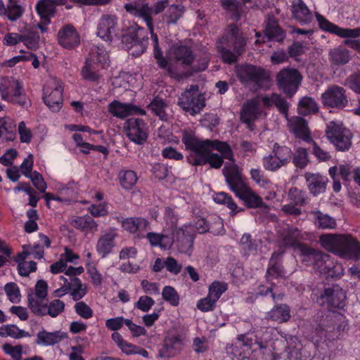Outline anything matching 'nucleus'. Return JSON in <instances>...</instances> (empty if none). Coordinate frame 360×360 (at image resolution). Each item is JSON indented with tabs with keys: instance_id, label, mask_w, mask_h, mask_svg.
I'll return each instance as SVG.
<instances>
[{
	"instance_id": "52",
	"label": "nucleus",
	"mask_w": 360,
	"mask_h": 360,
	"mask_svg": "<svg viewBox=\"0 0 360 360\" xmlns=\"http://www.w3.org/2000/svg\"><path fill=\"white\" fill-rule=\"evenodd\" d=\"M73 299L77 300L75 305V311L77 314L80 315L83 318H91L94 314V312L90 308L89 305H87L84 301H78L82 298V293H72Z\"/></svg>"
},
{
	"instance_id": "50",
	"label": "nucleus",
	"mask_w": 360,
	"mask_h": 360,
	"mask_svg": "<svg viewBox=\"0 0 360 360\" xmlns=\"http://www.w3.org/2000/svg\"><path fill=\"white\" fill-rule=\"evenodd\" d=\"M293 131L297 136L301 138L303 141L311 143L313 141L311 136L308 130L307 123L304 118H298L294 125Z\"/></svg>"
},
{
	"instance_id": "53",
	"label": "nucleus",
	"mask_w": 360,
	"mask_h": 360,
	"mask_svg": "<svg viewBox=\"0 0 360 360\" xmlns=\"http://www.w3.org/2000/svg\"><path fill=\"white\" fill-rule=\"evenodd\" d=\"M240 245L244 254H250L257 251L259 243L257 240L252 238L250 233H244L240 240Z\"/></svg>"
},
{
	"instance_id": "58",
	"label": "nucleus",
	"mask_w": 360,
	"mask_h": 360,
	"mask_svg": "<svg viewBox=\"0 0 360 360\" xmlns=\"http://www.w3.org/2000/svg\"><path fill=\"white\" fill-rule=\"evenodd\" d=\"M25 11V7L19 5L15 0H9L7 4V18L10 20H17Z\"/></svg>"
},
{
	"instance_id": "11",
	"label": "nucleus",
	"mask_w": 360,
	"mask_h": 360,
	"mask_svg": "<svg viewBox=\"0 0 360 360\" xmlns=\"http://www.w3.org/2000/svg\"><path fill=\"white\" fill-rule=\"evenodd\" d=\"M326 134L338 151H348L352 146V131L342 122L330 121L326 126Z\"/></svg>"
},
{
	"instance_id": "10",
	"label": "nucleus",
	"mask_w": 360,
	"mask_h": 360,
	"mask_svg": "<svg viewBox=\"0 0 360 360\" xmlns=\"http://www.w3.org/2000/svg\"><path fill=\"white\" fill-rule=\"evenodd\" d=\"M292 159V150L286 145H280L274 142L271 153L264 155L262 165L267 171H278L281 167H286Z\"/></svg>"
},
{
	"instance_id": "9",
	"label": "nucleus",
	"mask_w": 360,
	"mask_h": 360,
	"mask_svg": "<svg viewBox=\"0 0 360 360\" xmlns=\"http://www.w3.org/2000/svg\"><path fill=\"white\" fill-rule=\"evenodd\" d=\"M315 17L321 30L330 32V34H338V36H341V37H345V44H347L351 49L360 51V39H356V37L360 36V27H355L354 29L340 27L336 23L329 21L328 18H326L320 13H316Z\"/></svg>"
},
{
	"instance_id": "51",
	"label": "nucleus",
	"mask_w": 360,
	"mask_h": 360,
	"mask_svg": "<svg viewBox=\"0 0 360 360\" xmlns=\"http://www.w3.org/2000/svg\"><path fill=\"white\" fill-rule=\"evenodd\" d=\"M292 162L295 167H307L309 162H310L307 149H305V148H297L294 153L292 152Z\"/></svg>"
},
{
	"instance_id": "22",
	"label": "nucleus",
	"mask_w": 360,
	"mask_h": 360,
	"mask_svg": "<svg viewBox=\"0 0 360 360\" xmlns=\"http://www.w3.org/2000/svg\"><path fill=\"white\" fill-rule=\"evenodd\" d=\"M58 44L67 49H77L81 44V36L72 23L63 25L57 34Z\"/></svg>"
},
{
	"instance_id": "46",
	"label": "nucleus",
	"mask_w": 360,
	"mask_h": 360,
	"mask_svg": "<svg viewBox=\"0 0 360 360\" xmlns=\"http://www.w3.org/2000/svg\"><path fill=\"white\" fill-rule=\"evenodd\" d=\"M288 198L294 202L295 206L300 207L304 206L308 202V195L305 191L299 189L296 186H292L290 188L288 193Z\"/></svg>"
},
{
	"instance_id": "45",
	"label": "nucleus",
	"mask_w": 360,
	"mask_h": 360,
	"mask_svg": "<svg viewBox=\"0 0 360 360\" xmlns=\"http://www.w3.org/2000/svg\"><path fill=\"white\" fill-rule=\"evenodd\" d=\"M65 337V333L56 330V332H47V330H41L37 334V343H43V345H54L57 342L61 341Z\"/></svg>"
},
{
	"instance_id": "19",
	"label": "nucleus",
	"mask_w": 360,
	"mask_h": 360,
	"mask_svg": "<svg viewBox=\"0 0 360 360\" xmlns=\"http://www.w3.org/2000/svg\"><path fill=\"white\" fill-rule=\"evenodd\" d=\"M322 103L332 108H345L349 103V98L345 87L333 85L321 94Z\"/></svg>"
},
{
	"instance_id": "14",
	"label": "nucleus",
	"mask_w": 360,
	"mask_h": 360,
	"mask_svg": "<svg viewBox=\"0 0 360 360\" xmlns=\"http://www.w3.org/2000/svg\"><path fill=\"white\" fill-rule=\"evenodd\" d=\"M0 94L4 101L11 103H17L20 105H25L26 94L24 86L21 81L15 78H6L0 84Z\"/></svg>"
},
{
	"instance_id": "34",
	"label": "nucleus",
	"mask_w": 360,
	"mask_h": 360,
	"mask_svg": "<svg viewBox=\"0 0 360 360\" xmlns=\"http://www.w3.org/2000/svg\"><path fill=\"white\" fill-rule=\"evenodd\" d=\"M244 205L248 208L266 207L262 197L247 186L244 181L243 192L241 193Z\"/></svg>"
},
{
	"instance_id": "30",
	"label": "nucleus",
	"mask_w": 360,
	"mask_h": 360,
	"mask_svg": "<svg viewBox=\"0 0 360 360\" xmlns=\"http://www.w3.org/2000/svg\"><path fill=\"white\" fill-rule=\"evenodd\" d=\"M259 102L257 98H252L243 103L240 112V120L243 123L250 126L252 122L259 117Z\"/></svg>"
},
{
	"instance_id": "27",
	"label": "nucleus",
	"mask_w": 360,
	"mask_h": 360,
	"mask_svg": "<svg viewBox=\"0 0 360 360\" xmlns=\"http://www.w3.org/2000/svg\"><path fill=\"white\" fill-rule=\"evenodd\" d=\"M290 11L293 19L300 24H309L314 20V14L303 0H292Z\"/></svg>"
},
{
	"instance_id": "7",
	"label": "nucleus",
	"mask_w": 360,
	"mask_h": 360,
	"mask_svg": "<svg viewBox=\"0 0 360 360\" xmlns=\"http://www.w3.org/2000/svg\"><path fill=\"white\" fill-rule=\"evenodd\" d=\"M236 75L243 84L252 83L256 88L269 87L271 79L269 70L252 63L237 65Z\"/></svg>"
},
{
	"instance_id": "62",
	"label": "nucleus",
	"mask_w": 360,
	"mask_h": 360,
	"mask_svg": "<svg viewBox=\"0 0 360 360\" xmlns=\"http://www.w3.org/2000/svg\"><path fill=\"white\" fill-rule=\"evenodd\" d=\"M40 35L39 33L32 32V33L22 34L21 41L27 47V49H37L39 46Z\"/></svg>"
},
{
	"instance_id": "64",
	"label": "nucleus",
	"mask_w": 360,
	"mask_h": 360,
	"mask_svg": "<svg viewBox=\"0 0 360 360\" xmlns=\"http://www.w3.org/2000/svg\"><path fill=\"white\" fill-rule=\"evenodd\" d=\"M88 211L91 217H105L108 214V204L106 202H100V204H91L88 207Z\"/></svg>"
},
{
	"instance_id": "57",
	"label": "nucleus",
	"mask_w": 360,
	"mask_h": 360,
	"mask_svg": "<svg viewBox=\"0 0 360 360\" xmlns=\"http://www.w3.org/2000/svg\"><path fill=\"white\" fill-rule=\"evenodd\" d=\"M60 281L61 283L63 281V286L69 291H71V292H79V291L84 290L82 281L77 276H74L72 278H67L64 276H60Z\"/></svg>"
},
{
	"instance_id": "33",
	"label": "nucleus",
	"mask_w": 360,
	"mask_h": 360,
	"mask_svg": "<svg viewBox=\"0 0 360 360\" xmlns=\"http://www.w3.org/2000/svg\"><path fill=\"white\" fill-rule=\"evenodd\" d=\"M28 306L35 314H47L48 299L46 293H29Z\"/></svg>"
},
{
	"instance_id": "12",
	"label": "nucleus",
	"mask_w": 360,
	"mask_h": 360,
	"mask_svg": "<svg viewBox=\"0 0 360 360\" xmlns=\"http://www.w3.org/2000/svg\"><path fill=\"white\" fill-rule=\"evenodd\" d=\"M302 79L300 72L295 68H284L276 75L277 86L288 98L296 94Z\"/></svg>"
},
{
	"instance_id": "56",
	"label": "nucleus",
	"mask_w": 360,
	"mask_h": 360,
	"mask_svg": "<svg viewBox=\"0 0 360 360\" xmlns=\"http://www.w3.org/2000/svg\"><path fill=\"white\" fill-rule=\"evenodd\" d=\"M167 105L164 98H161V97H158H158H154L148 107L150 108L154 114L158 115L160 119H165L167 116Z\"/></svg>"
},
{
	"instance_id": "18",
	"label": "nucleus",
	"mask_w": 360,
	"mask_h": 360,
	"mask_svg": "<svg viewBox=\"0 0 360 360\" xmlns=\"http://www.w3.org/2000/svg\"><path fill=\"white\" fill-rule=\"evenodd\" d=\"M125 131L128 139L136 144H144L149 136L148 124L143 118H128Z\"/></svg>"
},
{
	"instance_id": "6",
	"label": "nucleus",
	"mask_w": 360,
	"mask_h": 360,
	"mask_svg": "<svg viewBox=\"0 0 360 360\" xmlns=\"http://www.w3.org/2000/svg\"><path fill=\"white\" fill-rule=\"evenodd\" d=\"M109 63L110 56L105 46H93L82 68V77L85 80L96 83L103 76L101 70L108 68Z\"/></svg>"
},
{
	"instance_id": "49",
	"label": "nucleus",
	"mask_w": 360,
	"mask_h": 360,
	"mask_svg": "<svg viewBox=\"0 0 360 360\" xmlns=\"http://www.w3.org/2000/svg\"><path fill=\"white\" fill-rule=\"evenodd\" d=\"M340 174L344 181L352 179L358 186H360V167L352 169L348 165H340Z\"/></svg>"
},
{
	"instance_id": "37",
	"label": "nucleus",
	"mask_w": 360,
	"mask_h": 360,
	"mask_svg": "<svg viewBox=\"0 0 360 360\" xmlns=\"http://www.w3.org/2000/svg\"><path fill=\"white\" fill-rule=\"evenodd\" d=\"M346 296L345 293H322L316 301L320 304H326L328 309L333 307H344Z\"/></svg>"
},
{
	"instance_id": "15",
	"label": "nucleus",
	"mask_w": 360,
	"mask_h": 360,
	"mask_svg": "<svg viewBox=\"0 0 360 360\" xmlns=\"http://www.w3.org/2000/svg\"><path fill=\"white\" fill-rule=\"evenodd\" d=\"M64 85L59 79H53L43 88L42 98L52 111H59L63 105Z\"/></svg>"
},
{
	"instance_id": "23",
	"label": "nucleus",
	"mask_w": 360,
	"mask_h": 360,
	"mask_svg": "<svg viewBox=\"0 0 360 360\" xmlns=\"http://www.w3.org/2000/svg\"><path fill=\"white\" fill-rule=\"evenodd\" d=\"M192 229V225H183L176 231L175 244L181 252L191 254L193 251L195 236Z\"/></svg>"
},
{
	"instance_id": "55",
	"label": "nucleus",
	"mask_w": 360,
	"mask_h": 360,
	"mask_svg": "<svg viewBox=\"0 0 360 360\" xmlns=\"http://www.w3.org/2000/svg\"><path fill=\"white\" fill-rule=\"evenodd\" d=\"M219 293H208L206 297L200 299L197 302V307L202 311H209L213 310L217 300L220 298Z\"/></svg>"
},
{
	"instance_id": "61",
	"label": "nucleus",
	"mask_w": 360,
	"mask_h": 360,
	"mask_svg": "<svg viewBox=\"0 0 360 360\" xmlns=\"http://www.w3.org/2000/svg\"><path fill=\"white\" fill-rule=\"evenodd\" d=\"M86 269L90 281L94 286H101L103 283V276L99 271H98L96 265L91 264L89 261L86 263Z\"/></svg>"
},
{
	"instance_id": "4",
	"label": "nucleus",
	"mask_w": 360,
	"mask_h": 360,
	"mask_svg": "<svg viewBox=\"0 0 360 360\" xmlns=\"http://www.w3.org/2000/svg\"><path fill=\"white\" fill-rule=\"evenodd\" d=\"M269 337L267 332L257 330L248 335H240L235 343L233 353L241 358H245L252 354L256 358H263L268 349V340Z\"/></svg>"
},
{
	"instance_id": "13",
	"label": "nucleus",
	"mask_w": 360,
	"mask_h": 360,
	"mask_svg": "<svg viewBox=\"0 0 360 360\" xmlns=\"http://www.w3.org/2000/svg\"><path fill=\"white\" fill-rule=\"evenodd\" d=\"M172 55L174 60L180 63L184 67H191L193 71L200 72L204 71L209 65V62L205 58L196 60L193 49L187 45H176L172 49Z\"/></svg>"
},
{
	"instance_id": "17",
	"label": "nucleus",
	"mask_w": 360,
	"mask_h": 360,
	"mask_svg": "<svg viewBox=\"0 0 360 360\" xmlns=\"http://www.w3.org/2000/svg\"><path fill=\"white\" fill-rule=\"evenodd\" d=\"M178 103L184 111L189 114H199L206 104L205 98L202 94L198 93V87L186 90L180 96Z\"/></svg>"
},
{
	"instance_id": "20",
	"label": "nucleus",
	"mask_w": 360,
	"mask_h": 360,
	"mask_svg": "<svg viewBox=\"0 0 360 360\" xmlns=\"http://www.w3.org/2000/svg\"><path fill=\"white\" fill-rule=\"evenodd\" d=\"M232 161V164H226L223 167V174L230 188L236 195L242 200V193H243L244 181L242 172H240L238 165Z\"/></svg>"
},
{
	"instance_id": "39",
	"label": "nucleus",
	"mask_w": 360,
	"mask_h": 360,
	"mask_svg": "<svg viewBox=\"0 0 360 360\" xmlns=\"http://www.w3.org/2000/svg\"><path fill=\"white\" fill-rule=\"evenodd\" d=\"M184 341L180 336H172L165 340L160 354L163 356H173L181 352Z\"/></svg>"
},
{
	"instance_id": "24",
	"label": "nucleus",
	"mask_w": 360,
	"mask_h": 360,
	"mask_svg": "<svg viewBox=\"0 0 360 360\" xmlns=\"http://www.w3.org/2000/svg\"><path fill=\"white\" fill-rule=\"evenodd\" d=\"M66 0H38L35 11L40 19H43L48 25L56 16L58 6H65Z\"/></svg>"
},
{
	"instance_id": "35",
	"label": "nucleus",
	"mask_w": 360,
	"mask_h": 360,
	"mask_svg": "<svg viewBox=\"0 0 360 360\" xmlns=\"http://www.w3.org/2000/svg\"><path fill=\"white\" fill-rule=\"evenodd\" d=\"M112 339L121 350L126 354H141L143 356H148V352L144 348L134 345L129 341L124 340L123 336L119 332H114L112 334Z\"/></svg>"
},
{
	"instance_id": "3",
	"label": "nucleus",
	"mask_w": 360,
	"mask_h": 360,
	"mask_svg": "<svg viewBox=\"0 0 360 360\" xmlns=\"http://www.w3.org/2000/svg\"><path fill=\"white\" fill-rule=\"evenodd\" d=\"M320 242L328 251L342 258L360 259V243L352 234H322Z\"/></svg>"
},
{
	"instance_id": "41",
	"label": "nucleus",
	"mask_w": 360,
	"mask_h": 360,
	"mask_svg": "<svg viewBox=\"0 0 360 360\" xmlns=\"http://www.w3.org/2000/svg\"><path fill=\"white\" fill-rule=\"evenodd\" d=\"M265 36L268 40H276V41H283L286 33L282 27H281L278 22L271 20L266 23L265 27Z\"/></svg>"
},
{
	"instance_id": "54",
	"label": "nucleus",
	"mask_w": 360,
	"mask_h": 360,
	"mask_svg": "<svg viewBox=\"0 0 360 360\" xmlns=\"http://www.w3.org/2000/svg\"><path fill=\"white\" fill-rule=\"evenodd\" d=\"M271 316L277 322H285L290 318V309L286 304L277 305L271 310Z\"/></svg>"
},
{
	"instance_id": "38",
	"label": "nucleus",
	"mask_w": 360,
	"mask_h": 360,
	"mask_svg": "<svg viewBox=\"0 0 360 360\" xmlns=\"http://www.w3.org/2000/svg\"><path fill=\"white\" fill-rule=\"evenodd\" d=\"M72 225L75 229H79L84 233H95L97 231L98 224L96 219H92L91 214H85V216H77L71 221Z\"/></svg>"
},
{
	"instance_id": "5",
	"label": "nucleus",
	"mask_w": 360,
	"mask_h": 360,
	"mask_svg": "<svg viewBox=\"0 0 360 360\" xmlns=\"http://www.w3.org/2000/svg\"><path fill=\"white\" fill-rule=\"evenodd\" d=\"M222 39L224 43L233 48V51L224 46L218 48L222 60L226 63H234L238 60L239 55H242L246 46V39L241 33L239 26L236 23H229L224 30Z\"/></svg>"
},
{
	"instance_id": "29",
	"label": "nucleus",
	"mask_w": 360,
	"mask_h": 360,
	"mask_svg": "<svg viewBox=\"0 0 360 360\" xmlns=\"http://www.w3.org/2000/svg\"><path fill=\"white\" fill-rule=\"evenodd\" d=\"M124 7L127 12H129V13H132L135 16H139V18H142L146 22V25L151 34L153 26V8L151 6H149L148 4H145L142 6H137L136 4H125Z\"/></svg>"
},
{
	"instance_id": "42",
	"label": "nucleus",
	"mask_w": 360,
	"mask_h": 360,
	"mask_svg": "<svg viewBox=\"0 0 360 360\" xmlns=\"http://www.w3.org/2000/svg\"><path fill=\"white\" fill-rule=\"evenodd\" d=\"M314 219L315 225L319 229H335L337 221L335 219L323 213L321 210H314L311 212Z\"/></svg>"
},
{
	"instance_id": "28",
	"label": "nucleus",
	"mask_w": 360,
	"mask_h": 360,
	"mask_svg": "<svg viewBox=\"0 0 360 360\" xmlns=\"http://www.w3.org/2000/svg\"><path fill=\"white\" fill-rule=\"evenodd\" d=\"M121 224L124 230L138 238L144 236V232L150 226L148 219L145 217H127L122 219Z\"/></svg>"
},
{
	"instance_id": "36",
	"label": "nucleus",
	"mask_w": 360,
	"mask_h": 360,
	"mask_svg": "<svg viewBox=\"0 0 360 360\" xmlns=\"http://www.w3.org/2000/svg\"><path fill=\"white\" fill-rule=\"evenodd\" d=\"M262 101L265 107H272L274 104L281 114L288 116L290 105L287 100L278 93H272L271 96H263Z\"/></svg>"
},
{
	"instance_id": "44",
	"label": "nucleus",
	"mask_w": 360,
	"mask_h": 360,
	"mask_svg": "<svg viewBox=\"0 0 360 360\" xmlns=\"http://www.w3.org/2000/svg\"><path fill=\"white\" fill-rule=\"evenodd\" d=\"M250 176L253 182L263 188H270L273 184L261 167H252L250 170Z\"/></svg>"
},
{
	"instance_id": "16",
	"label": "nucleus",
	"mask_w": 360,
	"mask_h": 360,
	"mask_svg": "<svg viewBox=\"0 0 360 360\" xmlns=\"http://www.w3.org/2000/svg\"><path fill=\"white\" fill-rule=\"evenodd\" d=\"M145 33V29L140 27L137 23H134V25L128 26L121 33L119 30L118 39H121L126 49H131L134 46H139L141 48L140 52H144L146 49V42L148 39V37H146Z\"/></svg>"
},
{
	"instance_id": "63",
	"label": "nucleus",
	"mask_w": 360,
	"mask_h": 360,
	"mask_svg": "<svg viewBox=\"0 0 360 360\" xmlns=\"http://www.w3.org/2000/svg\"><path fill=\"white\" fill-rule=\"evenodd\" d=\"M34 168V155H28L20 165V171L25 176L32 181V174Z\"/></svg>"
},
{
	"instance_id": "32",
	"label": "nucleus",
	"mask_w": 360,
	"mask_h": 360,
	"mask_svg": "<svg viewBox=\"0 0 360 360\" xmlns=\"http://www.w3.org/2000/svg\"><path fill=\"white\" fill-rule=\"evenodd\" d=\"M305 179L309 192L314 195L324 193L326 189L328 177L322 176L319 173H305Z\"/></svg>"
},
{
	"instance_id": "59",
	"label": "nucleus",
	"mask_w": 360,
	"mask_h": 360,
	"mask_svg": "<svg viewBox=\"0 0 360 360\" xmlns=\"http://www.w3.org/2000/svg\"><path fill=\"white\" fill-rule=\"evenodd\" d=\"M279 257L278 255H272L266 270L267 275H271V276H280V275L283 274V266L279 260Z\"/></svg>"
},
{
	"instance_id": "60",
	"label": "nucleus",
	"mask_w": 360,
	"mask_h": 360,
	"mask_svg": "<svg viewBox=\"0 0 360 360\" xmlns=\"http://www.w3.org/2000/svg\"><path fill=\"white\" fill-rule=\"evenodd\" d=\"M214 200L216 203H220V205H226L227 207L230 208L231 211H236L238 208L236 202L233 200L230 194L227 193H217L214 195Z\"/></svg>"
},
{
	"instance_id": "43",
	"label": "nucleus",
	"mask_w": 360,
	"mask_h": 360,
	"mask_svg": "<svg viewBox=\"0 0 360 360\" xmlns=\"http://www.w3.org/2000/svg\"><path fill=\"white\" fill-rule=\"evenodd\" d=\"M118 179L121 184V187L124 190H131L138 182L139 176L134 170H120L118 173Z\"/></svg>"
},
{
	"instance_id": "1",
	"label": "nucleus",
	"mask_w": 360,
	"mask_h": 360,
	"mask_svg": "<svg viewBox=\"0 0 360 360\" xmlns=\"http://www.w3.org/2000/svg\"><path fill=\"white\" fill-rule=\"evenodd\" d=\"M181 141L186 150L191 152L186 160L193 166H203L209 164L210 167L221 168L224 159L235 160L233 149L226 141L199 140L193 130H184Z\"/></svg>"
},
{
	"instance_id": "47",
	"label": "nucleus",
	"mask_w": 360,
	"mask_h": 360,
	"mask_svg": "<svg viewBox=\"0 0 360 360\" xmlns=\"http://www.w3.org/2000/svg\"><path fill=\"white\" fill-rule=\"evenodd\" d=\"M329 56L330 61L338 65L346 64L351 58L349 50L345 48H335L330 51Z\"/></svg>"
},
{
	"instance_id": "8",
	"label": "nucleus",
	"mask_w": 360,
	"mask_h": 360,
	"mask_svg": "<svg viewBox=\"0 0 360 360\" xmlns=\"http://www.w3.org/2000/svg\"><path fill=\"white\" fill-rule=\"evenodd\" d=\"M315 17L321 30L330 32V34H338V36H341V37H345V44H347L351 49L360 51V39H356V37L360 36V27H355L354 29L340 27L336 23L329 21L328 18H326L320 13H316Z\"/></svg>"
},
{
	"instance_id": "48",
	"label": "nucleus",
	"mask_w": 360,
	"mask_h": 360,
	"mask_svg": "<svg viewBox=\"0 0 360 360\" xmlns=\"http://www.w3.org/2000/svg\"><path fill=\"white\" fill-rule=\"evenodd\" d=\"M319 108L317 102L312 97H302L298 103L299 113L302 115L315 114Z\"/></svg>"
},
{
	"instance_id": "31",
	"label": "nucleus",
	"mask_w": 360,
	"mask_h": 360,
	"mask_svg": "<svg viewBox=\"0 0 360 360\" xmlns=\"http://www.w3.org/2000/svg\"><path fill=\"white\" fill-rule=\"evenodd\" d=\"M179 219V217L178 212H176L174 207H165L164 212L165 228L164 229V232L172 237V245L174 243V242H176V230H178Z\"/></svg>"
},
{
	"instance_id": "40",
	"label": "nucleus",
	"mask_w": 360,
	"mask_h": 360,
	"mask_svg": "<svg viewBox=\"0 0 360 360\" xmlns=\"http://www.w3.org/2000/svg\"><path fill=\"white\" fill-rule=\"evenodd\" d=\"M146 238L149 241L151 246H160L161 248H171L173 243V238L169 234L165 233L164 231L162 233L157 232H149L146 234Z\"/></svg>"
},
{
	"instance_id": "21",
	"label": "nucleus",
	"mask_w": 360,
	"mask_h": 360,
	"mask_svg": "<svg viewBox=\"0 0 360 360\" xmlns=\"http://www.w3.org/2000/svg\"><path fill=\"white\" fill-rule=\"evenodd\" d=\"M97 34L104 40L119 39L118 18L115 14H103L97 25Z\"/></svg>"
},
{
	"instance_id": "2",
	"label": "nucleus",
	"mask_w": 360,
	"mask_h": 360,
	"mask_svg": "<svg viewBox=\"0 0 360 360\" xmlns=\"http://www.w3.org/2000/svg\"><path fill=\"white\" fill-rule=\"evenodd\" d=\"M299 235L298 228H290L283 237V243L285 246L298 248L301 260L307 266H312L315 271L331 278H338L342 275L344 268L341 262H338L327 253H323L321 250L300 243L298 240Z\"/></svg>"
},
{
	"instance_id": "26",
	"label": "nucleus",
	"mask_w": 360,
	"mask_h": 360,
	"mask_svg": "<svg viewBox=\"0 0 360 360\" xmlns=\"http://www.w3.org/2000/svg\"><path fill=\"white\" fill-rule=\"evenodd\" d=\"M117 236H118V233L116 229H109L100 236L96 245V250L102 258H105L112 252L114 247L116 246Z\"/></svg>"
},
{
	"instance_id": "25",
	"label": "nucleus",
	"mask_w": 360,
	"mask_h": 360,
	"mask_svg": "<svg viewBox=\"0 0 360 360\" xmlns=\"http://www.w3.org/2000/svg\"><path fill=\"white\" fill-rule=\"evenodd\" d=\"M108 111L110 114L121 119H124V117H127L129 115L132 114H146V110L142 109L140 106H137L134 103H129V102L118 101V100H114V101L109 103Z\"/></svg>"
}]
</instances>
